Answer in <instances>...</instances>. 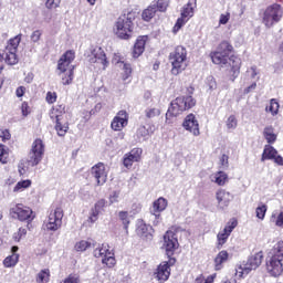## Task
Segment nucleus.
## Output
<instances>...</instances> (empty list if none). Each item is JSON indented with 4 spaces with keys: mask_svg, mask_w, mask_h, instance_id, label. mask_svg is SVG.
<instances>
[{
    "mask_svg": "<svg viewBox=\"0 0 283 283\" xmlns=\"http://www.w3.org/2000/svg\"><path fill=\"white\" fill-rule=\"evenodd\" d=\"M232 50L233 46L229 42L223 41L219 44L218 50L211 54V59L212 63L216 65H221V67H231L233 76L232 81H235L240 74L242 60L235 55L230 56Z\"/></svg>",
    "mask_w": 283,
    "mask_h": 283,
    "instance_id": "nucleus-1",
    "label": "nucleus"
},
{
    "mask_svg": "<svg viewBox=\"0 0 283 283\" xmlns=\"http://www.w3.org/2000/svg\"><path fill=\"white\" fill-rule=\"evenodd\" d=\"M283 241H279L269 252L266 258V271L272 277H280L283 272Z\"/></svg>",
    "mask_w": 283,
    "mask_h": 283,
    "instance_id": "nucleus-2",
    "label": "nucleus"
},
{
    "mask_svg": "<svg viewBox=\"0 0 283 283\" xmlns=\"http://www.w3.org/2000/svg\"><path fill=\"white\" fill-rule=\"evenodd\" d=\"M191 107H196V98L191 95L177 97L170 103L166 118H169V116H180V114L187 112V109H191Z\"/></svg>",
    "mask_w": 283,
    "mask_h": 283,
    "instance_id": "nucleus-3",
    "label": "nucleus"
},
{
    "mask_svg": "<svg viewBox=\"0 0 283 283\" xmlns=\"http://www.w3.org/2000/svg\"><path fill=\"white\" fill-rule=\"evenodd\" d=\"M114 32L118 39L127 41L134 34V19L132 13L119 17L115 23Z\"/></svg>",
    "mask_w": 283,
    "mask_h": 283,
    "instance_id": "nucleus-4",
    "label": "nucleus"
},
{
    "mask_svg": "<svg viewBox=\"0 0 283 283\" xmlns=\"http://www.w3.org/2000/svg\"><path fill=\"white\" fill-rule=\"evenodd\" d=\"M169 61L172 65L171 72L178 75L184 70H187V49L177 46L169 55Z\"/></svg>",
    "mask_w": 283,
    "mask_h": 283,
    "instance_id": "nucleus-5",
    "label": "nucleus"
},
{
    "mask_svg": "<svg viewBox=\"0 0 283 283\" xmlns=\"http://www.w3.org/2000/svg\"><path fill=\"white\" fill-rule=\"evenodd\" d=\"M264 255L262 252H258L254 255L250 256L245 263L240 264L235 269V276L243 277L244 275H249L251 271H255L262 264V260Z\"/></svg>",
    "mask_w": 283,
    "mask_h": 283,
    "instance_id": "nucleus-6",
    "label": "nucleus"
},
{
    "mask_svg": "<svg viewBox=\"0 0 283 283\" xmlns=\"http://www.w3.org/2000/svg\"><path fill=\"white\" fill-rule=\"evenodd\" d=\"M282 7L277 3L269 6L263 12V24L266 28H273L275 23H280L282 20Z\"/></svg>",
    "mask_w": 283,
    "mask_h": 283,
    "instance_id": "nucleus-7",
    "label": "nucleus"
},
{
    "mask_svg": "<svg viewBox=\"0 0 283 283\" xmlns=\"http://www.w3.org/2000/svg\"><path fill=\"white\" fill-rule=\"evenodd\" d=\"M88 63H91V65L97 66L98 70H106L107 65H109L107 55L101 46H95L91 50V54L88 55Z\"/></svg>",
    "mask_w": 283,
    "mask_h": 283,
    "instance_id": "nucleus-8",
    "label": "nucleus"
},
{
    "mask_svg": "<svg viewBox=\"0 0 283 283\" xmlns=\"http://www.w3.org/2000/svg\"><path fill=\"white\" fill-rule=\"evenodd\" d=\"M10 213L13 216V218L20 220V222H28V224H30V222H32V220L35 218L34 211L23 203L15 205L13 208H11Z\"/></svg>",
    "mask_w": 283,
    "mask_h": 283,
    "instance_id": "nucleus-9",
    "label": "nucleus"
},
{
    "mask_svg": "<svg viewBox=\"0 0 283 283\" xmlns=\"http://www.w3.org/2000/svg\"><path fill=\"white\" fill-rule=\"evenodd\" d=\"M43 154H45V145H43V140L35 139L29 153V163L31 167H36V165L43 160Z\"/></svg>",
    "mask_w": 283,
    "mask_h": 283,
    "instance_id": "nucleus-10",
    "label": "nucleus"
},
{
    "mask_svg": "<svg viewBox=\"0 0 283 283\" xmlns=\"http://www.w3.org/2000/svg\"><path fill=\"white\" fill-rule=\"evenodd\" d=\"M93 255L94 258H101L102 263L106 264L108 269L116 265V258H114V252L109 250V245L102 244V247L94 250Z\"/></svg>",
    "mask_w": 283,
    "mask_h": 283,
    "instance_id": "nucleus-11",
    "label": "nucleus"
},
{
    "mask_svg": "<svg viewBox=\"0 0 283 283\" xmlns=\"http://www.w3.org/2000/svg\"><path fill=\"white\" fill-rule=\"evenodd\" d=\"M63 224V209L55 208L50 212L45 227L48 231H59Z\"/></svg>",
    "mask_w": 283,
    "mask_h": 283,
    "instance_id": "nucleus-12",
    "label": "nucleus"
},
{
    "mask_svg": "<svg viewBox=\"0 0 283 283\" xmlns=\"http://www.w3.org/2000/svg\"><path fill=\"white\" fill-rule=\"evenodd\" d=\"M76 59V53L73 50L66 51L57 61V71L60 74H65V72H74V65L72 62Z\"/></svg>",
    "mask_w": 283,
    "mask_h": 283,
    "instance_id": "nucleus-13",
    "label": "nucleus"
},
{
    "mask_svg": "<svg viewBox=\"0 0 283 283\" xmlns=\"http://www.w3.org/2000/svg\"><path fill=\"white\" fill-rule=\"evenodd\" d=\"M174 264H176L175 259L161 262L155 272V279L160 283L167 282L169 280V275H171V266H174Z\"/></svg>",
    "mask_w": 283,
    "mask_h": 283,
    "instance_id": "nucleus-14",
    "label": "nucleus"
},
{
    "mask_svg": "<svg viewBox=\"0 0 283 283\" xmlns=\"http://www.w3.org/2000/svg\"><path fill=\"white\" fill-rule=\"evenodd\" d=\"M164 249L166 250V255L171 260L174 251L178 249V237L171 230L167 231L164 235Z\"/></svg>",
    "mask_w": 283,
    "mask_h": 283,
    "instance_id": "nucleus-15",
    "label": "nucleus"
},
{
    "mask_svg": "<svg viewBox=\"0 0 283 283\" xmlns=\"http://www.w3.org/2000/svg\"><path fill=\"white\" fill-rule=\"evenodd\" d=\"M169 202L165 197H159L157 200L153 202V208L150 210V213H153V218H155L154 226L160 224V213L167 209V206Z\"/></svg>",
    "mask_w": 283,
    "mask_h": 283,
    "instance_id": "nucleus-16",
    "label": "nucleus"
},
{
    "mask_svg": "<svg viewBox=\"0 0 283 283\" xmlns=\"http://www.w3.org/2000/svg\"><path fill=\"white\" fill-rule=\"evenodd\" d=\"M182 127L184 129H186V132H189L195 136H200V124L198 123V118H196V115H187L182 123Z\"/></svg>",
    "mask_w": 283,
    "mask_h": 283,
    "instance_id": "nucleus-17",
    "label": "nucleus"
},
{
    "mask_svg": "<svg viewBox=\"0 0 283 283\" xmlns=\"http://www.w3.org/2000/svg\"><path fill=\"white\" fill-rule=\"evenodd\" d=\"M128 120L129 115L127 114V111H119L113 118L111 127L114 132H122L124 127H127Z\"/></svg>",
    "mask_w": 283,
    "mask_h": 283,
    "instance_id": "nucleus-18",
    "label": "nucleus"
},
{
    "mask_svg": "<svg viewBox=\"0 0 283 283\" xmlns=\"http://www.w3.org/2000/svg\"><path fill=\"white\" fill-rule=\"evenodd\" d=\"M91 176L95 179L97 185H105L107 182V172L105 171V164L98 163L91 168Z\"/></svg>",
    "mask_w": 283,
    "mask_h": 283,
    "instance_id": "nucleus-19",
    "label": "nucleus"
},
{
    "mask_svg": "<svg viewBox=\"0 0 283 283\" xmlns=\"http://www.w3.org/2000/svg\"><path fill=\"white\" fill-rule=\"evenodd\" d=\"M143 156V148H133L128 154L124 155L123 165L129 169L134 163H139Z\"/></svg>",
    "mask_w": 283,
    "mask_h": 283,
    "instance_id": "nucleus-20",
    "label": "nucleus"
},
{
    "mask_svg": "<svg viewBox=\"0 0 283 283\" xmlns=\"http://www.w3.org/2000/svg\"><path fill=\"white\" fill-rule=\"evenodd\" d=\"M238 227V221H232L231 223H228L222 231H220L217 234L218 240V247L222 248L224 244H227V241L229 240V235L233 233V229Z\"/></svg>",
    "mask_w": 283,
    "mask_h": 283,
    "instance_id": "nucleus-21",
    "label": "nucleus"
},
{
    "mask_svg": "<svg viewBox=\"0 0 283 283\" xmlns=\"http://www.w3.org/2000/svg\"><path fill=\"white\" fill-rule=\"evenodd\" d=\"M262 160H274L276 165H280L283 167V158L277 154V150L271 146L265 145L263 154H262Z\"/></svg>",
    "mask_w": 283,
    "mask_h": 283,
    "instance_id": "nucleus-22",
    "label": "nucleus"
},
{
    "mask_svg": "<svg viewBox=\"0 0 283 283\" xmlns=\"http://www.w3.org/2000/svg\"><path fill=\"white\" fill-rule=\"evenodd\" d=\"M136 233L144 240H151L154 238V228L140 220L137 222Z\"/></svg>",
    "mask_w": 283,
    "mask_h": 283,
    "instance_id": "nucleus-23",
    "label": "nucleus"
},
{
    "mask_svg": "<svg viewBox=\"0 0 283 283\" xmlns=\"http://www.w3.org/2000/svg\"><path fill=\"white\" fill-rule=\"evenodd\" d=\"M216 198L218 200L219 207L224 209V207H229V205L233 200V195H231V192H229L224 189H220L217 191Z\"/></svg>",
    "mask_w": 283,
    "mask_h": 283,
    "instance_id": "nucleus-24",
    "label": "nucleus"
},
{
    "mask_svg": "<svg viewBox=\"0 0 283 283\" xmlns=\"http://www.w3.org/2000/svg\"><path fill=\"white\" fill-rule=\"evenodd\" d=\"M229 262V252L226 250L220 251L213 260L214 271H222L224 269V264Z\"/></svg>",
    "mask_w": 283,
    "mask_h": 283,
    "instance_id": "nucleus-25",
    "label": "nucleus"
},
{
    "mask_svg": "<svg viewBox=\"0 0 283 283\" xmlns=\"http://www.w3.org/2000/svg\"><path fill=\"white\" fill-rule=\"evenodd\" d=\"M105 199H101L98 200L94 208L91 209V214L88 217V222H91L92 224H94V222H96V220H98V216H101V213L103 211H105Z\"/></svg>",
    "mask_w": 283,
    "mask_h": 283,
    "instance_id": "nucleus-26",
    "label": "nucleus"
},
{
    "mask_svg": "<svg viewBox=\"0 0 283 283\" xmlns=\"http://www.w3.org/2000/svg\"><path fill=\"white\" fill-rule=\"evenodd\" d=\"M49 114L51 120H55V123L63 120V116L65 115V105L53 106Z\"/></svg>",
    "mask_w": 283,
    "mask_h": 283,
    "instance_id": "nucleus-27",
    "label": "nucleus"
},
{
    "mask_svg": "<svg viewBox=\"0 0 283 283\" xmlns=\"http://www.w3.org/2000/svg\"><path fill=\"white\" fill-rule=\"evenodd\" d=\"M210 180L219 187H224L229 182V175L224 171H218L211 175Z\"/></svg>",
    "mask_w": 283,
    "mask_h": 283,
    "instance_id": "nucleus-28",
    "label": "nucleus"
},
{
    "mask_svg": "<svg viewBox=\"0 0 283 283\" xmlns=\"http://www.w3.org/2000/svg\"><path fill=\"white\" fill-rule=\"evenodd\" d=\"M147 43V35L140 36L137 39L134 50H133V56L134 59H138L143 52H145V44Z\"/></svg>",
    "mask_w": 283,
    "mask_h": 283,
    "instance_id": "nucleus-29",
    "label": "nucleus"
},
{
    "mask_svg": "<svg viewBox=\"0 0 283 283\" xmlns=\"http://www.w3.org/2000/svg\"><path fill=\"white\" fill-rule=\"evenodd\" d=\"M2 56L7 65H17V63H19V55H17V51H11L9 49H6Z\"/></svg>",
    "mask_w": 283,
    "mask_h": 283,
    "instance_id": "nucleus-30",
    "label": "nucleus"
},
{
    "mask_svg": "<svg viewBox=\"0 0 283 283\" xmlns=\"http://www.w3.org/2000/svg\"><path fill=\"white\" fill-rule=\"evenodd\" d=\"M193 10H196V0H189L187 6L184 7V10L181 12V17L184 19H191L193 17Z\"/></svg>",
    "mask_w": 283,
    "mask_h": 283,
    "instance_id": "nucleus-31",
    "label": "nucleus"
},
{
    "mask_svg": "<svg viewBox=\"0 0 283 283\" xmlns=\"http://www.w3.org/2000/svg\"><path fill=\"white\" fill-rule=\"evenodd\" d=\"M270 221L272 224H274V227L283 229V209L280 211H274L270 217Z\"/></svg>",
    "mask_w": 283,
    "mask_h": 283,
    "instance_id": "nucleus-32",
    "label": "nucleus"
},
{
    "mask_svg": "<svg viewBox=\"0 0 283 283\" xmlns=\"http://www.w3.org/2000/svg\"><path fill=\"white\" fill-rule=\"evenodd\" d=\"M23 38L22 34H18L14 38H11L6 46V50H11L12 52L19 51V44L21 43V39Z\"/></svg>",
    "mask_w": 283,
    "mask_h": 283,
    "instance_id": "nucleus-33",
    "label": "nucleus"
},
{
    "mask_svg": "<svg viewBox=\"0 0 283 283\" xmlns=\"http://www.w3.org/2000/svg\"><path fill=\"white\" fill-rule=\"evenodd\" d=\"M263 136L270 145L277 140V135L275 134V129L273 128V126L265 127L263 130Z\"/></svg>",
    "mask_w": 283,
    "mask_h": 283,
    "instance_id": "nucleus-34",
    "label": "nucleus"
},
{
    "mask_svg": "<svg viewBox=\"0 0 283 283\" xmlns=\"http://www.w3.org/2000/svg\"><path fill=\"white\" fill-rule=\"evenodd\" d=\"M136 143H145L149 139V129L145 126H140L136 132Z\"/></svg>",
    "mask_w": 283,
    "mask_h": 283,
    "instance_id": "nucleus-35",
    "label": "nucleus"
},
{
    "mask_svg": "<svg viewBox=\"0 0 283 283\" xmlns=\"http://www.w3.org/2000/svg\"><path fill=\"white\" fill-rule=\"evenodd\" d=\"M18 262L19 254L13 253L12 255H9L3 260V265L6 266V269H12V266H17Z\"/></svg>",
    "mask_w": 283,
    "mask_h": 283,
    "instance_id": "nucleus-36",
    "label": "nucleus"
},
{
    "mask_svg": "<svg viewBox=\"0 0 283 283\" xmlns=\"http://www.w3.org/2000/svg\"><path fill=\"white\" fill-rule=\"evenodd\" d=\"M94 247V243L87 240H81L75 243V251L83 253V251H87V249H92Z\"/></svg>",
    "mask_w": 283,
    "mask_h": 283,
    "instance_id": "nucleus-37",
    "label": "nucleus"
},
{
    "mask_svg": "<svg viewBox=\"0 0 283 283\" xmlns=\"http://www.w3.org/2000/svg\"><path fill=\"white\" fill-rule=\"evenodd\" d=\"M153 17H156V4H150L142 13V19L144 21H149Z\"/></svg>",
    "mask_w": 283,
    "mask_h": 283,
    "instance_id": "nucleus-38",
    "label": "nucleus"
},
{
    "mask_svg": "<svg viewBox=\"0 0 283 283\" xmlns=\"http://www.w3.org/2000/svg\"><path fill=\"white\" fill-rule=\"evenodd\" d=\"M35 282L36 283H48V282H50V270L49 269L41 270L36 274Z\"/></svg>",
    "mask_w": 283,
    "mask_h": 283,
    "instance_id": "nucleus-39",
    "label": "nucleus"
},
{
    "mask_svg": "<svg viewBox=\"0 0 283 283\" xmlns=\"http://www.w3.org/2000/svg\"><path fill=\"white\" fill-rule=\"evenodd\" d=\"M151 4L155 6L156 12H167V8H169V0H157Z\"/></svg>",
    "mask_w": 283,
    "mask_h": 283,
    "instance_id": "nucleus-40",
    "label": "nucleus"
},
{
    "mask_svg": "<svg viewBox=\"0 0 283 283\" xmlns=\"http://www.w3.org/2000/svg\"><path fill=\"white\" fill-rule=\"evenodd\" d=\"M32 181L30 179L19 181L13 188L14 193H20L21 191H25L29 187H31Z\"/></svg>",
    "mask_w": 283,
    "mask_h": 283,
    "instance_id": "nucleus-41",
    "label": "nucleus"
},
{
    "mask_svg": "<svg viewBox=\"0 0 283 283\" xmlns=\"http://www.w3.org/2000/svg\"><path fill=\"white\" fill-rule=\"evenodd\" d=\"M266 211H269V207L265 203H259L255 209L256 218L259 220H264V218H266Z\"/></svg>",
    "mask_w": 283,
    "mask_h": 283,
    "instance_id": "nucleus-42",
    "label": "nucleus"
},
{
    "mask_svg": "<svg viewBox=\"0 0 283 283\" xmlns=\"http://www.w3.org/2000/svg\"><path fill=\"white\" fill-rule=\"evenodd\" d=\"M59 74H63L62 75L63 85H72V81H74V71H72V69L70 71H66L65 73L59 72Z\"/></svg>",
    "mask_w": 283,
    "mask_h": 283,
    "instance_id": "nucleus-43",
    "label": "nucleus"
},
{
    "mask_svg": "<svg viewBox=\"0 0 283 283\" xmlns=\"http://www.w3.org/2000/svg\"><path fill=\"white\" fill-rule=\"evenodd\" d=\"M67 124H63V120L55 122V130L57 133V136H65L67 134Z\"/></svg>",
    "mask_w": 283,
    "mask_h": 283,
    "instance_id": "nucleus-44",
    "label": "nucleus"
},
{
    "mask_svg": "<svg viewBox=\"0 0 283 283\" xmlns=\"http://www.w3.org/2000/svg\"><path fill=\"white\" fill-rule=\"evenodd\" d=\"M8 148L6 147V145L0 144V163L2 165L8 164Z\"/></svg>",
    "mask_w": 283,
    "mask_h": 283,
    "instance_id": "nucleus-45",
    "label": "nucleus"
},
{
    "mask_svg": "<svg viewBox=\"0 0 283 283\" xmlns=\"http://www.w3.org/2000/svg\"><path fill=\"white\" fill-rule=\"evenodd\" d=\"M226 126L228 129H235L238 127V118H235V115H230L228 117Z\"/></svg>",
    "mask_w": 283,
    "mask_h": 283,
    "instance_id": "nucleus-46",
    "label": "nucleus"
},
{
    "mask_svg": "<svg viewBox=\"0 0 283 283\" xmlns=\"http://www.w3.org/2000/svg\"><path fill=\"white\" fill-rule=\"evenodd\" d=\"M189 21L188 19H185L184 17L179 18L172 28L174 34H178L180 32L181 28Z\"/></svg>",
    "mask_w": 283,
    "mask_h": 283,
    "instance_id": "nucleus-47",
    "label": "nucleus"
},
{
    "mask_svg": "<svg viewBox=\"0 0 283 283\" xmlns=\"http://www.w3.org/2000/svg\"><path fill=\"white\" fill-rule=\"evenodd\" d=\"M268 112H271L272 116H275L280 111V103L275 99H271L270 106L266 108Z\"/></svg>",
    "mask_w": 283,
    "mask_h": 283,
    "instance_id": "nucleus-48",
    "label": "nucleus"
},
{
    "mask_svg": "<svg viewBox=\"0 0 283 283\" xmlns=\"http://www.w3.org/2000/svg\"><path fill=\"white\" fill-rule=\"evenodd\" d=\"M247 76H249V78L256 77V81H260V71H258V66H251L250 69H248Z\"/></svg>",
    "mask_w": 283,
    "mask_h": 283,
    "instance_id": "nucleus-49",
    "label": "nucleus"
},
{
    "mask_svg": "<svg viewBox=\"0 0 283 283\" xmlns=\"http://www.w3.org/2000/svg\"><path fill=\"white\" fill-rule=\"evenodd\" d=\"M118 216H119V220H122L124 224V229L127 234V227H129V218H128L129 214L127 213V211H120Z\"/></svg>",
    "mask_w": 283,
    "mask_h": 283,
    "instance_id": "nucleus-50",
    "label": "nucleus"
},
{
    "mask_svg": "<svg viewBox=\"0 0 283 283\" xmlns=\"http://www.w3.org/2000/svg\"><path fill=\"white\" fill-rule=\"evenodd\" d=\"M27 234H28V230H27L25 228H20V229L18 230V232H15V233L13 234V240H14L15 242H21V238H25Z\"/></svg>",
    "mask_w": 283,
    "mask_h": 283,
    "instance_id": "nucleus-51",
    "label": "nucleus"
},
{
    "mask_svg": "<svg viewBox=\"0 0 283 283\" xmlns=\"http://www.w3.org/2000/svg\"><path fill=\"white\" fill-rule=\"evenodd\" d=\"M41 36H43V31L42 30H35L31 33V42L32 43H39L41 41Z\"/></svg>",
    "mask_w": 283,
    "mask_h": 283,
    "instance_id": "nucleus-52",
    "label": "nucleus"
},
{
    "mask_svg": "<svg viewBox=\"0 0 283 283\" xmlns=\"http://www.w3.org/2000/svg\"><path fill=\"white\" fill-rule=\"evenodd\" d=\"M147 118H156V116H160V109L158 108H147L145 111Z\"/></svg>",
    "mask_w": 283,
    "mask_h": 283,
    "instance_id": "nucleus-53",
    "label": "nucleus"
},
{
    "mask_svg": "<svg viewBox=\"0 0 283 283\" xmlns=\"http://www.w3.org/2000/svg\"><path fill=\"white\" fill-rule=\"evenodd\" d=\"M61 4V0H46L45 6L48 10H56Z\"/></svg>",
    "mask_w": 283,
    "mask_h": 283,
    "instance_id": "nucleus-54",
    "label": "nucleus"
},
{
    "mask_svg": "<svg viewBox=\"0 0 283 283\" xmlns=\"http://www.w3.org/2000/svg\"><path fill=\"white\" fill-rule=\"evenodd\" d=\"M122 65H123L124 72H125L124 81H127V78H129V75L132 74V65H129L127 63H123V62H122Z\"/></svg>",
    "mask_w": 283,
    "mask_h": 283,
    "instance_id": "nucleus-55",
    "label": "nucleus"
},
{
    "mask_svg": "<svg viewBox=\"0 0 283 283\" xmlns=\"http://www.w3.org/2000/svg\"><path fill=\"white\" fill-rule=\"evenodd\" d=\"M229 19H231L230 13H222L219 19V25H227L229 23Z\"/></svg>",
    "mask_w": 283,
    "mask_h": 283,
    "instance_id": "nucleus-56",
    "label": "nucleus"
},
{
    "mask_svg": "<svg viewBox=\"0 0 283 283\" xmlns=\"http://www.w3.org/2000/svg\"><path fill=\"white\" fill-rule=\"evenodd\" d=\"M120 197L119 191H113L109 196V202L111 205H114V202H118V198Z\"/></svg>",
    "mask_w": 283,
    "mask_h": 283,
    "instance_id": "nucleus-57",
    "label": "nucleus"
},
{
    "mask_svg": "<svg viewBox=\"0 0 283 283\" xmlns=\"http://www.w3.org/2000/svg\"><path fill=\"white\" fill-rule=\"evenodd\" d=\"M46 103H56V93L48 92L46 93Z\"/></svg>",
    "mask_w": 283,
    "mask_h": 283,
    "instance_id": "nucleus-58",
    "label": "nucleus"
},
{
    "mask_svg": "<svg viewBox=\"0 0 283 283\" xmlns=\"http://www.w3.org/2000/svg\"><path fill=\"white\" fill-rule=\"evenodd\" d=\"M0 138H1L2 140H10V138H11L10 130H8V129H1V130H0Z\"/></svg>",
    "mask_w": 283,
    "mask_h": 283,
    "instance_id": "nucleus-59",
    "label": "nucleus"
},
{
    "mask_svg": "<svg viewBox=\"0 0 283 283\" xmlns=\"http://www.w3.org/2000/svg\"><path fill=\"white\" fill-rule=\"evenodd\" d=\"M65 281H66L67 283H78V282H81V280L78 279V275H76V274H70V275L65 279Z\"/></svg>",
    "mask_w": 283,
    "mask_h": 283,
    "instance_id": "nucleus-60",
    "label": "nucleus"
},
{
    "mask_svg": "<svg viewBox=\"0 0 283 283\" xmlns=\"http://www.w3.org/2000/svg\"><path fill=\"white\" fill-rule=\"evenodd\" d=\"M21 112H22V116H28V114H30V106L28 105V102L22 103Z\"/></svg>",
    "mask_w": 283,
    "mask_h": 283,
    "instance_id": "nucleus-61",
    "label": "nucleus"
},
{
    "mask_svg": "<svg viewBox=\"0 0 283 283\" xmlns=\"http://www.w3.org/2000/svg\"><path fill=\"white\" fill-rule=\"evenodd\" d=\"M220 165H221V167H223V168L229 167V156H228V155H222V156L220 157Z\"/></svg>",
    "mask_w": 283,
    "mask_h": 283,
    "instance_id": "nucleus-62",
    "label": "nucleus"
},
{
    "mask_svg": "<svg viewBox=\"0 0 283 283\" xmlns=\"http://www.w3.org/2000/svg\"><path fill=\"white\" fill-rule=\"evenodd\" d=\"M208 87L209 90L213 91L216 87H218V84L216 83V78L212 76L208 77Z\"/></svg>",
    "mask_w": 283,
    "mask_h": 283,
    "instance_id": "nucleus-63",
    "label": "nucleus"
},
{
    "mask_svg": "<svg viewBox=\"0 0 283 283\" xmlns=\"http://www.w3.org/2000/svg\"><path fill=\"white\" fill-rule=\"evenodd\" d=\"M15 94H17L18 98H21V96H23V94H25V87L19 86L15 91Z\"/></svg>",
    "mask_w": 283,
    "mask_h": 283,
    "instance_id": "nucleus-64",
    "label": "nucleus"
}]
</instances>
